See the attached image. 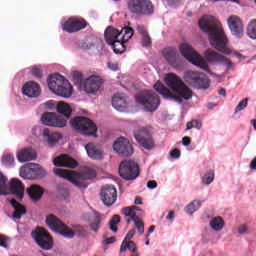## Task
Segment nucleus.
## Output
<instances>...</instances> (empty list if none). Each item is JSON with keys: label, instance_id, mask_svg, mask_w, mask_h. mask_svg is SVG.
I'll list each match as a JSON object with an SVG mask.
<instances>
[{"label": "nucleus", "instance_id": "f257e3e1", "mask_svg": "<svg viewBox=\"0 0 256 256\" xmlns=\"http://www.w3.org/2000/svg\"><path fill=\"white\" fill-rule=\"evenodd\" d=\"M164 81L169 88L161 82H157L154 85L155 91L160 93L164 99L175 101L176 103H183V99L184 101H189V99L193 97V91H191V88L187 87L185 82H183L177 74L168 73L165 76Z\"/></svg>", "mask_w": 256, "mask_h": 256}, {"label": "nucleus", "instance_id": "f03ea898", "mask_svg": "<svg viewBox=\"0 0 256 256\" xmlns=\"http://www.w3.org/2000/svg\"><path fill=\"white\" fill-rule=\"evenodd\" d=\"M199 27L207 33L210 45L224 55H231V48L228 47L229 39L223 29V24L215 17L205 15L199 20Z\"/></svg>", "mask_w": 256, "mask_h": 256}, {"label": "nucleus", "instance_id": "7ed1b4c3", "mask_svg": "<svg viewBox=\"0 0 256 256\" xmlns=\"http://www.w3.org/2000/svg\"><path fill=\"white\" fill-rule=\"evenodd\" d=\"M54 173L62 179H67V181H70V183H73V185L79 189H87V183H85V181H91V179H95V177H97V172L95 169L90 167L84 168L82 173L55 168Z\"/></svg>", "mask_w": 256, "mask_h": 256}, {"label": "nucleus", "instance_id": "20e7f679", "mask_svg": "<svg viewBox=\"0 0 256 256\" xmlns=\"http://www.w3.org/2000/svg\"><path fill=\"white\" fill-rule=\"evenodd\" d=\"M46 225L52 231H56V233H60V235H63L66 239H73L75 235L78 237H87V230L85 227L81 225H74L72 226V229L67 227L65 223H63L57 216L50 214L46 217Z\"/></svg>", "mask_w": 256, "mask_h": 256}, {"label": "nucleus", "instance_id": "39448f33", "mask_svg": "<svg viewBox=\"0 0 256 256\" xmlns=\"http://www.w3.org/2000/svg\"><path fill=\"white\" fill-rule=\"evenodd\" d=\"M48 87L52 93L66 99L73 95V86L61 74H52L48 78Z\"/></svg>", "mask_w": 256, "mask_h": 256}, {"label": "nucleus", "instance_id": "423d86ee", "mask_svg": "<svg viewBox=\"0 0 256 256\" xmlns=\"http://www.w3.org/2000/svg\"><path fill=\"white\" fill-rule=\"evenodd\" d=\"M0 195H14L16 199L25 197V186L19 179H12L7 184V177L0 172Z\"/></svg>", "mask_w": 256, "mask_h": 256}, {"label": "nucleus", "instance_id": "0eeeda50", "mask_svg": "<svg viewBox=\"0 0 256 256\" xmlns=\"http://www.w3.org/2000/svg\"><path fill=\"white\" fill-rule=\"evenodd\" d=\"M179 51L184 57V59H187L190 63L193 65H196L197 67H200V69H203V71H206L207 73H211V69H209V64L193 49V46L189 45L188 43H182L179 46Z\"/></svg>", "mask_w": 256, "mask_h": 256}, {"label": "nucleus", "instance_id": "6e6552de", "mask_svg": "<svg viewBox=\"0 0 256 256\" xmlns=\"http://www.w3.org/2000/svg\"><path fill=\"white\" fill-rule=\"evenodd\" d=\"M127 9L136 17H149L155 13V6L151 0H128Z\"/></svg>", "mask_w": 256, "mask_h": 256}, {"label": "nucleus", "instance_id": "1a4fd4ad", "mask_svg": "<svg viewBox=\"0 0 256 256\" xmlns=\"http://www.w3.org/2000/svg\"><path fill=\"white\" fill-rule=\"evenodd\" d=\"M72 127L81 133V135H85L86 137H97V125L94 124L93 120L78 116L72 120Z\"/></svg>", "mask_w": 256, "mask_h": 256}, {"label": "nucleus", "instance_id": "9d476101", "mask_svg": "<svg viewBox=\"0 0 256 256\" xmlns=\"http://www.w3.org/2000/svg\"><path fill=\"white\" fill-rule=\"evenodd\" d=\"M136 101L139 105L144 107L145 111L149 112L157 111V107L161 104L159 96L155 92L149 90L140 92L136 96Z\"/></svg>", "mask_w": 256, "mask_h": 256}, {"label": "nucleus", "instance_id": "9b49d317", "mask_svg": "<svg viewBox=\"0 0 256 256\" xmlns=\"http://www.w3.org/2000/svg\"><path fill=\"white\" fill-rule=\"evenodd\" d=\"M134 139L144 149L151 150L155 147L153 140V127L144 126L134 130Z\"/></svg>", "mask_w": 256, "mask_h": 256}, {"label": "nucleus", "instance_id": "f8f14e48", "mask_svg": "<svg viewBox=\"0 0 256 256\" xmlns=\"http://www.w3.org/2000/svg\"><path fill=\"white\" fill-rule=\"evenodd\" d=\"M184 81L194 89H209V78L203 73L187 71L184 73Z\"/></svg>", "mask_w": 256, "mask_h": 256}, {"label": "nucleus", "instance_id": "ddd939ff", "mask_svg": "<svg viewBox=\"0 0 256 256\" xmlns=\"http://www.w3.org/2000/svg\"><path fill=\"white\" fill-rule=\"evenodd\" d=\"M119 175L126 181H133L139 177V164L133 160H124L119 165Z\"/></svg>", "mask_w": 256, "mask_h": 256}, {"label": "nucleus", "instance_id": "4468645a", "mask_svg": "<svg viewBox=\"0 0 256 256\" xmlns=\"http://www.w3.org/2000/svg\"><path fill=\"white\" fill-rule=\"evenodd\" d=\"M32 237L40 249H43L44 251L53 249V238L45 228H36L32 231Z\"/></svg>", "mask_w": 256, "mask_h": 256}, {"label": "nucleus", "instance_id": "2eb2a0df", "mask_svg": "<svg viewBox=\"0 0 256 256\" xmlns=\"http://www.w3.org/2000/svg\"><path fill=\"white\" fill-rule=\"evenodd\" d=\"M227 25L231 35L237 39H242L245 35V25L241 17L237 15H231L227 18Z\"/></svg>", "mask_w": 256, "mask_h": 256}, {"label": "nucleus", "instance_id": "dca6fc26", "mask_svg": "<svg viewBox=\"0 0 256 256\" xmlns=\"http://www.w3.org/2000/svg\"><path fill=\"white\" fill-rule=\"evenodd\" d=\"M87 27V21L83 18L71 17L68 20L62 22V29L66 33H79L82 29Z\"/></svg>", "mask_w": 256, "mask_h": 256}, {"label": "nucleus", "instance_id": "f3484780", "mask_svg": "<svg viewBox=\"0 0 256 256\" xmlns=\"http://www.w3.org/2000/svg\"><path fill=\"white\" fill-rule=\"evenodd\" d=\"M41 121L43 125L48 127L63 128L67 125V119L57 115L55 112H45L41 117Z\"/></svg>", "mask_w": 256, "mask_h": 256}, {"label": "nucleus", "instance_id": "a211bd4d", "mask_svg": "<svg viewBox=\"0 0 256 256\" xmlns=\"http://www.w3.org/2000/svg\"><path fill=\"white\" fill-rule=\"evenodd\" d=\"M113 149L121 157H131L133 154V145L125 137L118 138L113 144Z\"/></svg>", "mask_w": 256, "mask_h": 256}, {"label": "nucleus", "instance_id": "6ab92c4d", "mask_svg": "<svg viewBox=\"0 0 256 256\" xmlns=\"http://www.w3.org/2000/svg\"><path fill=\"white\" fill-rule=\"evenodd\" d=\"M204 57L206 61H208V63H222V65H225L227 67V71L231 70V67H233V62L230 59L217 53L214 50H206L204 53Z\"/></svg>", "mask_w": 256, "mask_h": 256}, {"label": "nucleus", "instance_id": "aec40b11", "mask_svg": "<svg viewBox=\"0 0 256 256\" xmlns=\"http://www.w3.org/2000/svg\"><path fill=\"white\" fill-rule=\"evenodd\" d=\"M101 201L106 207H111L117 201V188L111 185H105L100 192Z\"/></svg>", "mask_w": 256, "mask_h": 256}, {"label": "nucleus", "instance_id": "412c9836", "mask_svg": "<svg viewBox=\"0 0 256 256\" xmlns=\"http://www.w3.org/2000/svg\"><path fill=\"white\" fill-rule=\"evenodd\" d=\"M103 83H105V81L101 76L92 75L85 80L84 91L88 93V95H95L99 89H101Z\"/></svg>", "mask_w": 256, "mask_h": 256}, {"label": "nucleus", "instance_id": "4be33fe9", "mask_svg": "<svg viewBox=\"0 0 256 256\" xmlns=\"http://www.w3.org/2000/svg\"><path fill=\"white\" fill-rule=\"evenodd\" d=\"M22 93L26 97L37 98L41 95V86L34 81L27 82L22 87Z\"/></svg>", "mask_w": 256, "mask_h": 256}, {"label": "nucleus", "instance_id": "5701e85b", "mask_svg": "<svg viewBox=\"0 0 256 256\" xmlns=\"http://www.w3.org/2000/svg\"><path fill=\"white\" fill-rule=\"evenodd\" d=\"M54 165L56 167H68L69 169H75L78 163L77 160L73 159L67 154H62L54 159Z\"/></svg>", "mask_w": 256, "mask_h": 256}, {"label": "nucleus", "instance_id": "b1692460", "mask_svg": "<svg viewBox=\"0 0 256 256\" xmlns=\"http://www.w3.org/2000/svg\"><path fill=\"white\" fill-rule=\"evenodd\" d=\"M121 213L126 217H130L134 221V225L140 235H143V233H145V224L139 219L137 213H134L133 210H131V208H123Z\"/></svg>", "mask_w": 256, "mask_h": 256}, {"label": "nucleus", "instance_id": "393cba45", "mask_svg": "<svg viewBox=\"0 0 256 256\" xmlns=\"http://www.w3.org/2000/svg\"><path fill=\"white\" fill-rule=\"evenodd\" d=\"M85 149L90 159H94L95 161L103 159V150H101V146H99V144L90 142L85 146Z\"/></svg>", "mask_w": 256, "mask_h": 256}, {"label": "nucleus", "instance_id": "a878e982", "mask_svg": "<svg viewBox=\"0 0 256 256\" xmlns=\"http://www.w3.org/2000/svg\"><path fill=\"white\" fill-rule=\"evenodd\" d=\"M163 57L168 61L169 65H177L179 63V52L175 47H167L162 51Z\"/></svg>", "mask_w": 256, "mask_h": 256}, {"label": "nucleus", "instance_id": "bb28decb", "mask_svg": "<svg viewBox=\"0 0 256 256\" xmlns=\"http://www.w3.org/2000/svg\"><path fill=\"white\" fill-rule=\"evenodd\" d=\"M26 193L34 203H37V201H41L43 198V193H45V190H43V187L40 185L33 184L26 188Z\"/></svg>", "mask_w": 256, "mask_h": 256}, {"label": "nucleus", "instance_id": "cd10ccee", "mask_svg": "<svg viewBox=\"0 0 256 256\" xmlns=\"http://www.w3.org/2000/svg\"><path fill=\"white\" fill-rule=\"evenodd\" d=\"M121 35H123V32H119V30L111 26H109L104 32V37L108 45H112L115 41H119L121 39Z\"/></svg>", "mask_w": 256, "mask_h": 256}, {"label": "nucleus", "instance_id": "c85d7f7f", "mask_svg": "<svg viewBox=\"0 0 256 256\" xmlns=\"http://www.w3.org/2000/svg\"><path fill=\"white\" fill-rule=\"evenodd\" d=\"M92 217V222L90 223V229L91 231H94V233H97L99 229H101V214H99L97 211L93 212V215L90 214H84L83 219L85 221H89Z\"/></svg>", "mask_w": 256, "mask_h": 256}, {"label": "nucleus", "instance_id": "c756f323", "mask_svg": "<svg viewBox=\"0 0 256 256\" xmlns=\"http://www.w3.org/2000/svg\"><path fill=\"white\" fill-rule=\"evenodd\" d=\"M17 159L20 163L35 161V159H37V153L33 151V148H24L22 151L17 153Z\"/></svg>", "mask_w": 256, "mask_h": 256}, {"label": "nucleus", "instance_id": "7c9ffc66", "mask_svg": "<svg viewBox=\"0 0 256 256\" xmlns=\"http://www.w3.org/2000/svg\"><path fill=\"white\" fill-rule=\"evenodd\" d=\"M112 106L116 111H125V107H127V96L125 94H115L112 98Z\"/></svg>", "mask_w": 256, "mask_h": 256}, {"label": "nucleus", "instance_id": "2f4dec72", "mask_svg": "<svg viewBox=\"0 0 256 256\" xmlns=\"http://www.w3.org/2000/svg\"><path fill=\"white\" fill-rule=\"evenodd\" d=\"M10 205L13 207L14 212L12 214V219H21L25 213H27V209L23 204L17 202L16 199L10 200Z\"/></svg>", "mask_w": 256, "mask_h": 256}, {"label": "nucleus", "instance_id": "473e14b6", "mask_svg": "<svg viewBox=\"0 0 256 256\" xmlns=\"http://www.w3.org/2000/svg\"><path fill=\"white\" fill-rule=\"evenodd\" d=\"M44 137H47V142L50 147H53L60 139H63V136L57 132H51L49 129H44L43 131Z\"/></svg>", "mask_w": 256, "mask_h": 256}, {"label": "nucleus", "instance_id": "72a5a7b5", "mask_svg": "<svg viewBox=\"0 0 256 256\" xmlns=\"http://www.w3.org/2000/svg\"><path fill=\"white\" fill-rule=\"evenodd\" d=\"M56 110L58 113H61V115H64L66 119H69V117H71V113H73L71 106L65 102H58Z\"/></svg>", "mask_w": 256, "mask_h": 256}, {"label": "nucleus", "instance_id": "f704fd0d", "mask_svg": "<svg viewBox=\"0 0 256 256\" xmlns=\"http://www.w3.org/2000/svg\"><path fill=\"white\" fill-rule=\"evenodd\" d=\"M131 251V253H136L137 251V244L133 241L123 240L120 246V253H125V251Z\"/></svg>", "mask_w": 256, "mask_h": 256}, {"label": "nucleus", "instance_id": "c9c22d12", "mask_svg": "<svg viewBox=\"0 0 256 256\" xmlns=\"http://www.w3.org/2000/svg\"><path fill=\"white\" fill-rule=\"evenodd\" d=\"M112 46V49L114 51V53L116 54H123L124 51H127V47L125 46V42L124 40H121V38L119 40H116L113 44H110Z\"/></svg>", "mask_w": 256, "mask_h": 256}, {"label": "nucleus", "instance_id": "e433bc0d", "mask_svg": "<svg viewBox=\"0 0 256 256\" xmlns=\"http://www.w3.org/2000/svg\"><path fill=\"white\" fill-rule=\"evenodd\" d=\"M210 226L214 231H221V229H223V227L225 226V221H223V218H221V216H218L210 221Z\"/></svg>", "mask_w": 256, "mask_h": 256}, {"label": "nucleus", "instance_id": "4c0bfd02", "mask_svg": "<svg viewBox=\"0 0 256 256\" xmlns=\"http://www.w3.org/2000/svg\"><path fill=\"white\" fill-rule=\"evenodd\" d=\"M246 33L250 39H256V19L248 23Z\"/></svg>", "mask_w": 256, "mask_h": 256}, {"label": "nucleus", "instance_id": "58836bf2", "mask_svg": "<svg viewBox=\"0 0 256 256\" xmlns=\"http://www.w3.org/2000/svg\"><path fill=\"white\" fill-rule=\"evenodd\" d=\"M212 181H215V170H209L202 176V183L204 185H211Z\"/></svg>", "mask_w": 256, "mask_h": 256}, {"label": "nucleus", "instance_id": "ea45409f", "mask_svg": "<svg viewBox=\"0 0 256 256\" xmlns=\"http://www.w3.org/2000/svg\"><path fill=\"white\" fill-rule=\"evenodd\" d=\"M27 173H32L36 177H45V175H47V172L37 164L28 169Z\"/></svg>", "mask_w": 256, "mask_h": 256}, {"label": "nucleus", "instance_id": "a19ab883", "mask_svg": "<svg viewBox=\"0 0 256 256\" xmlns=\"http://www.w3.org/2000/svg\"><path fill=\"white\" fill-rule=\"evenodd\" d=\"M199 207H201V202L199 200H194L192 203L188 204L185 208V211L189 215H193L195 211H198Z\"/></svg>", "mask_w": 256, "mask_h": 256}, {"label": "nucleus", "instance_id": "79ce46f5", "mask_svg": "<svg viewBox=\"0 0 256 256\" xmlns=\"http://www.w3.org/2000/svg\"><path fill=\"white\" fill-rule=\"evenodd\" d=\"M122 35L120 36V39L124 42L127 43L131 37H133V34L135 33V30L131 27H127L124 29V31H121Z\"/></svg>", "mask_w": 256, "mask_h": 256}, {"label": "nucleus", "instance_id": "37998d69", "mask_svg": "<svg viewBox=\"0 0 256 256\" xmlns=\"http://www.w3.org/2000/svg\"><path fill=\"white\" fill-rule=\"evenodd\" d=\"M2 163L5 167H13L15 165V157L12 154H4L2 156Z\"/></svg>", "mask_w": 256, "mask_h": 256}, {"label": "nucleus", "instance_id": "c03bdc74", "mask_svg": "<svg viewBox=\"0 0 256 256\" xmlns=\"http://www.w3.org/2000/svg\"><path fill=\"white\" fill-rule=\"evenodd\" d=\"M119 223H121V216L114 215L109 223L110 231H113V233H117V226L115 225H119Z\"/></svg>", "mask_w": 256, "mask_h": 256}, {"label": "nucleus", "instance_id": "a18cd8bd", "mask_svg": "<svg viewBox=\"0 0 256 256\" xmlns=\"http://www.w3.org/2000/svg\"><path fill=\"white\" fill-rule=\"evenodd\" d=\"M30 71L36 79H43V70H41L40 66H33L30 68Z\"/></svg>", "mask_w": 256, "mask_h": 256}, {"label": "nucleus", "instance_id": "49530a36", "mask_svg": "<svg viewBox=\"0 0 256 256\" xmlns=\"http://www.w3.org/2000/svg\"><path fill=\"white\" fill-rule=\"evenodd\" d=\"M72 79L76 85H81L83 83V74L79 71H74L72 73Z\"/></svg>", "mask_w": 256, "mask_h": 256}, {"label": "nucleus", "instance_id": "de8ad7c7", "mask_svg": "<svg viewBox=\"0 0 256 256\" xmlns=\"http://www.w3.org/2000/svg\"><path fill=\"white\" fill-rule=\"evenodd\" d=\"M201 126H202L201 121H199V120H192V121H190V122H188L186 124V129L187 130H190V129H201Z\"/></svg>", "mask_w": 256, "mask_h": 256}, {"label": "nucleus", "instance_id": "09e8293b", "mask_svg": "<svg viewBox=\"0 0 256 256\" xmlns=\"http://www.w3.org/2000/svg\"><path fill=\"white\" fill-rule=\"evenodd\" d=\"M249 103V98H244L242 101L239 102V104L236 106L234 113H239V111H243L245 107H247Z\"/></svg>", "mask_w": 256, "mask_h": 256}, {"label": "nucleus", "instance_id": "8fccbe9b", "mask_svg": "<svg viewBox=\"0 0 256 256\" xmlns=\"http://www.w3.org/2000/svg\"><path fill=\"white\" fill-rule=\"evenodd\" d=\"M0 247H4V249H7V247H9V238L5 237L2 234H0Z\"/></svg>", "mask_w": 256, "mask_h": 256}, {"label": "nucleus", "instance_id": "3c124183", "mask_svg": "<svg viewBox=\"0 0 256 256\" xmlns=\"http://www.w3.org/2000/svg\"><path fill=\"white\" fill-rule=\"evenodd\" d=\"M142 45L143 47H151V37H149V34L142 36Z\"/></svg>", "mask_w": 256, "mask_h": 256}, {"label": "nucleus", "instance_id": "603ef678", "mask_svg": "<svg viewBox=\"0 0 256 256\" xmlns=\"http://www.w3.org/2000/svg\"><path fill=\"white\" fill-rule=\"evenodd\" d=\"M170 156L172 157V159H179L181 157V150L175 148L170 152Z\"/></svg>", "mask_w": 256, "mask_h": 256}, {"label": "nucleus", "instance_id": "864d4df0", "mask_svg": "<svg viewBox=\"0 0 256 256\" xmlns=\"http://www.w3.org/2000/svg\"><path fill=\"white\" fill-rule=\"evenodd\" d=\"M136 30H137V32H138L142 37L145 36V35H147V34H149V33L147 32V30L145 29V26H142V25H137Z\"/></svg>", "mask_w": 256, "mask_h": 256}, {"label": "nucleus", "instance_id": "5fc2aeb1", "mask_svg": "<svg viewBox=\"0 0 256 256\" xmlns=\"http://www.w3.org/2000/svg\"><path fill=\"white\" fill-rule=\"evenodd\" d=\"M108 68H110L111 71H119V63H117V62H108Z\"/></svg>", "mask_w": 256, "mask_h": 256}, {"label": "nucleus", "instance_id": "6e6d98bb", "mask_svg": "<svg viewBox=\"0 0 256 256\" xmlns=\"http://www.w3.org/2000/svg\"><path fill=\"white\" fill-rule=\"evenodd\" d=\"M46 109H57V104L53 100H49L45 103Z\"/></svg>", "mask_w": 256, "mask_h": 256}, {"label": "nucleus", "instance_id": "4d7b16f0", "mask_svg": "<svg viewBox=\"0 0 256 256\" xmlns=\"http://www.w3.org/2000/svg\"><path fill=\"white\" fill-rule=\"evenodd\" d=\"M135 235V229H131L127 234L126 237L124 239V241H131V239H133Z\"/></svg>", "mask_w": 256, "mask_h": 256}, {"label": "nucleus", "instance_id": "13d9d810", "mask_svg": "<svg viewBox=\"0 0 256 256\" xmlns=\"http://www.w3.org/2000/svg\"><path fill=\"white\" fill-rule=\"evenodd\" d=\"M249 228H247V225H241L238 227V233H240V235H245V233H247Z\"/></svg>", "mask_w": 256, "mask_h": 256}, {"label": "nucleus", "instance_id": "bf43d9fd", "mask_svg": "<svg viewBox=\"0 0 256 256\" xmlns=\"http://www.w3.org/2000/svg\"><path fill=\"white\" fill-rule=\"evenodd\" d=\"M80 47L81 49H84L85 51H87V49H91V47H93V44L85 41L81 43Z\"/></svg>", "mask_w": 256, "mask_h": 256}, {"label": "nucleus", "instance_id": "052dcab7", "mask_svg": "<svg viewBox=\"0 0 256 256\" xmlns=\"http://www.w3.org/2000/svg\"><path fill=\"white\" fill-rule=\"evenodd\" d=\"M182 145H184V147H189V145H191V138L189 136H185L182 139Z\"/></svg>", "mask_w": 256, "mask_h": 256}, {"label": "nucleus", "instance_id": "680f3d73", "mask_svg": "<svg viewBox=\"0 0 256 256\" xmlns=\"http://www.w3.org/2000/svg\"><path fill=\"white\" fill-rule=\"evenodd\" d=\"M115 241H117V238L115 236H112L110 238H106L104 240V244L105 245H111V244L115 243Z\"/></svg>", "mask_w": 256, "mask_h": 256}, {"label": "nucleus", "instance_id": "e2e57ef3", "mask_svg": "<svg viewBox=\"0 0 256 256\" xmlns=\"http://www.w3.org/2000/svg\"><path fill=\"white\" fill-rule=\"evenodd\" d=\"M148 189H156L157 188V182L155 180H150L147 183Z\"/></svg>", "mask_w": 256, "mask_h": 256}, {"label": "nucleus", "instance_id": "0e129e2a", "mask_svg": "<svg viewBox=\"0 0 256 256\" xmlns=\"http://www.w3.org/2000/svg\"><path fill=\"white\" fill-rule=\"evenodd\" d=\"M134 203L135 205H143V198H141V196H136Z\"/></svg>", "mask_w": 256, "mask_h": 256}, {"label": "nucleus", "instance_id": "69168bd1", "mask_svg": "<svg viewBox=\"0 0 256 256\" xmlns=\"http://www.w3.org/2000/svg\"><path fill=\"white\" fill-rule=\"evenodd\" d=\"M166 219L168 221H172V219H175V212L174 211H170L166 217Z\"/></svg>", "mask_w": 256, "mask_h": 256}, {"label": "nucleus", "instance_id": "338daca9", "mask_svg": "<svg viewBox=\"0 0 256 256\" xmlns=\"http://www.w3.org/2000/svg\"><path fill=\"white\" fill-rule=\"evenodd\" d=\"M250 169L256 170V157L250 162Z\"/></svg>", "mask_w": 256, "mask_h": 256}, {"label": "nucleus", "instance_id": "774afa93", "mask_svg": "<svg viewBox=\"0 0 256 256\" xmlns=\"http://www.w3.org/2000/svg\"><path fill=\"white\" fill-rule=\"evenodd\" d=\"M218 93H219V95H222L223 97H225V95H227V91L225 90V88H219Z\"/></svg>", "mask_w": 256, "mask_h": 256}]
</instances>
